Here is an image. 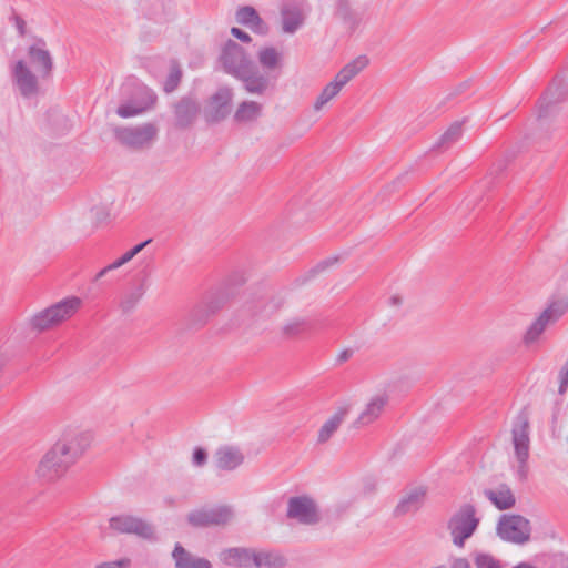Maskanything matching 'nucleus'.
<instances>
[{
	"label": "nucleus",
	"instance_id": "obj_51",
	"mask_svg": "<svg viewBox=\"0 0 568 568\" xmlns=\"http://www.w3.org/2000/svg\"><path fill=\"white\" fill-rule=\"evenodd\" d=\"M389 304L395 307H399L403 304V298L399 295H393L389 298Z\"/></svg>",
	"mask_w": 568,
	"mask_h": 568
},
{
	"label": "nucleus",
	"instance_id": "obj_8",
	"mask_svg": "<svg viewBox=\"0 0 568 568\" xmlns=\"http://www.w3.org/2000/svg\"><path fill=\"white\" fill-rule=\"evenodd\" d=\"M568 310V301L557 300L551 302L546 310L531 323L526 334L524 343L531 345L538 341L545 329L555 324Z\"/></svg>",
	"mask_w": 568,
	"mask_h": 568
},
{
	"label": "nucleus",
	"instance_id": "obj_53",
	"mask_svg": "<svg viewBox=\"0 0 568 568\" xmlns=\"http://www.w3.org/2000/svg\"><path fill=\"white\" fill-rule=\"evenodd\" d=\"M513 568H535V567L530 566L527 562H520V564H518L517 566H515Z\"/></svg>",
	"mask_w": 568,
	"mask_h": 568
},
{
	"label": "nucleus",
	"instance_id": "obj_5",
	"mask_svg": "<svg viewBox=\"0 0 568 568\" xmlns=\"http://www.w3.org/2000/svg\"><path fill=\"white\" fill-rule=\"evenodd\" d=\"M496 532L505 541L524 545L530 539V521L520 515L504 514L498 520Z\"/></svg>",
	"mask_w": 568,
	"mask_h": 568
},
{
	"label": "nucleus",
	"instance_id": "obj_30",
	"mask_svg": "<svg viewBox=\"0 0 568 568\" xmlns=\"http://www.w3.org/2000/svg\"><path fill=\"white\" fill-rule=\"evenodd\" d=\"M286 564V558L276 550H255V568H284Z\"/></svg>",
	"mask_w": 568,
	"mask_h": 568
},
{
	"label": "nucleus",
	"instance_id": "obj_16",
	"mask_svg": "<svg viewBox=\"0 0 568 568\" xmlns=\"http://www.w3.org/2000/svg\"><path fill=\"white\" fill-rule=\"evenodd\" d=\"M65 455L54 452V446L44 455L38 467V475L47 480L62 476L72 463H65Z\"/></svg>",
	"mask_w": 568,
	"mask_h": 568
},
{
	"label": "nucleus",
	"instance_id": "obj_44",
	"mask_svg": "<svg viewBox=\"0 0 568 568\" xmlns=\"http://www.w3.org/2000/svg\"><path fill=\"white\" fill-rule=\"evenodd\" d=\"M207 462V452L202 447H196L193 452L192 463L196 467H203Z\"/></svg>",
	"mask_w": 568,
	"mask_h": 568
},
{
	"label": "nucleus",
	"instance_id": "obj_27",
	"mask_svg": "<svg viewBox=\"0 0 568 568\" xmlns=\"http://www.w3.org/2000/svg\"><path fill=\"white\" fill-rule=\"evenodd\" d=\"M484 495L499 510L509 509L516 504V498L510 487L506 484L499 485L496 489H485Z\"/></svg>",
	"mask_w": 568,
	"mask_h": 568
},
{
	"label": "nucleus",
	"instance_id": "obj_52",
	"mask_svg": "<svg viewBox=\"0 0 568 568\" xmlns=\"http://www.w3.org/2000/svg\"><path fill=\"white\" fill-rule=\"evenodd\" d=\"M7 363V356L3 352L0 351V372Z\"/></svg>",
	"mask_w": 568,
	"mask_h": 568
},
{
	"label": "nucleus",
	"instance_id": "obj_31",
	"mask_svg": "<svg viewBox=\"0 0 568 568\" xmlns=\"http://www.w3.org/2000/svg\"><path fill=\"white\" fill-rule=\"evenodd\" d=\"M369 63L366 55H358L348 62L335 77V79L344 87L357 74H359Z\"/></svg>",
	"mask_w": 568,
	"mask_h": 568
},
{
	"label": "nucleus",
	"instance_id": "obj_38",
	"mask_svg": "<svg viewBox=\"0 0 568 568\" xmlns=\"http://www.w3.org/2000/svg\"><path fill=\"white\" fill-rule=\"evenodd\" d=\"M260 64L267 70H274L280 65L281 55L273 47H266L257 53Z\"/></svg>",
	"mask_w": 568,
	"mask_h": 568
},
{
	"label": "nucleus",
	"instance_id": "obj_47",
	"mask_svg": "<svg viewBox=\"0 0 568 568\" xmlns=\"http://www.w3.org/2000/svg\"><path fill=\"white\" fill-rule=\"evenodd\" d=\"M231 34L242 42H251L252 40L251 36L247 32L236 27H233L231 29Z\"/></svg>",
	"mask_w": 568,
	"mask_h": 568
},
{
	"label": "nucleus",
	"instance_id": "obj_37",
	"mask_svg": "<svg viewBox=\"0 0 568 568\" xmlns=\"http://www.w3.org/2000/svg\"><path fill=\"white\" fill-rule=\"evenodd\" d=\"M343 89V85L334 79L332 82H329L321 92L318 98L316 99L314 103V110L320 111L324 108L325 104H327L331 100H333Z\"/></svg>",
	"mask_w": 568,
	"mask_h": 568
},
{
	"label": "nucleus",
	"instance_id": "obj_24",
	"mask_svg": "<svg viewBox=\"0 0 568 568\" xmlns=\"http://www.w3.org/2000/svg\"><path fill=\"white\" fill-rule=\"evenodd\" d=\"M282 31L294 34L305 22V13L296 4H284L281 8Z\"/></svg>",
	"mask_w": 568,
	"mask_h": 568
},
{
	"label": "nucleus",
	"instance_id": "obj_43",
	"mask_svg": "<svg viewBox=\"0 0 568 568\" xmlns=\"http://www.w3.org/2000/svg\"><path fill=\"white\" fill-rule=\"evenodd\" d=\"M568 389V361L562 365L559 371V388L558 393L564 395Z\"/></svg>",
	"mask_w": 568,
	"mask_h": 568
},
{
	"label": "nucleus",
	"instance_id": "obj_1",
	"mask_svg": "<svg viewBox=\"0 0 568 568\" xmlns=\"http://www.w3.org/2000/svg\"><path fill=\"white\" fill-rule=\"evenodd\" d=\"M568 99V78L556 75L537 102L536 139H550L555 131L551 120L558 113L559 104Z\"/></svg>",
	"mask_w": 568,
	"mask_h": 568
},
{
	"label": "nucleus",
	"instance_id": "obj_2",
	"mask_svg": "<svg viewBox=\"0 0 568 568\" xmlns=\"http://www.w3.org/2000/svg\"><path fill=\"white\" fill-rule=\"evenodd\" d=\"M81 304L78 297H69L36 313L29 321L32 331L44 332L71 317Z\"/></svg>",
	"mask_w": 568,
	"mask_h": 568
},
{
	"label": "nucleus",
	"instance_id": "obj_26",
	"mask_svg": "<svg viewBox=\"0 0 568 568\" xmlns=\"http://www.w3.org/2000/svg\"><path fill=\"white\" fill-rule=\"evenodd\" d=\"M388 403L387 395L374 396L366 405L365 409L361 413L355 422V426H363L373 423L379 417L384 407Z\"/></svg>",
	"mask_w": 568,
	"mask_h": 568
},
{
	"label": "nucleus",
	"instance_id": "obj_21",
	"mask_svg": "<svg viewBox=\"0 0 568 568\" xmlns=\"http://www.w3.org/2000/svg\"><path fill=\"white\" fill-rule=\"evenodd\" d=\"M235 20L239 24L250 28L257 34L265 36L268 33L267 23L260 17L255 8L251 6L240 7L235 12Z\"/></svg>",
	"mask_w": 568,
	"mask_h": 568
},
{
	"label": "nucleus",
	"instance_id": "obj_18",
	"mask_svg": "<svg viewBox=\"0 0 568 568\" xmlns=\"http://www.w3.org/2000/svg\"><path fill=\"white\" fill-rule=\"evenodd\" d=\"M213 460L216 468L232 471L244 463V454L237 446L223 445L215 450Z\"/></svg>",
	"mask_w": 568,
	"mask_h": 568
},
{
	"label": "nucleus",
	"instance_id": "obj_17",
	"mask_svg": "<svg viewBox=\"0 0 568 568\" xmlns=\"http://www.w3.org/2000/svg\"><path fill=\"white\" fill-rule=\"evenodd\" d=\"M45 45L47 43L43 39H38L37 43L30 45L28 49V57L31 64L43 79L49 78L53 69V60Z\"/></svg>",
	"mask_w": 568,
	"mask_h": 568
},
{
	"label": "nucleus",
	"instance_id": "obj_19",
	"mask_svg": "<svg viewBox=\"0 0 568 568\" xmlns=\"http://www.w3.org/2000/svg\"><path fill=\"white\" fill-rule=\"evenodd\" d=\"M236 79L243 82L244 89L251 94H264L271 87L270 78L262 73L254 63L244 71L243 75H237Z\"/></svg>",
	"mask_w": 568,
	"mask_h": 568
},
{
	"label": "nucleus",
	"instance_id": "obj_33",
	"mask_svg": "<svg viewBox=\"0 0 568 568\" xmlns=\"http://www.w3.org/2000/svg\"><path fill=\"white\" fill-rule=\"evenodd\" d=\"M152 242V239H149L144 242H141L133 246L131 250L125 252L120 258L114 261L113 263L109 264L108 266L103 267L99 273H97L94 281H99L100 278L104 277L109 272L116 270L121 267L122 265L130 262L135 255H138L149 243Z\"/></svg>",
	"mask_w": 568,
	"mask_h": 568
},
{
	"label": "nucleus",
	"instance_id": "obj_10",
	"mask_svg": "<svg viewBox=\"0 0 568 568\" xmlns=\"http://www.w3.org/2000/svg\"><path fill=\"white\" fill-rule=\"evenodd\" d=\"M233 518L230 506L222 505L212 508H201L189 513L187 523L195 528L224 526Z\"/></svg>",
	"mask_w": 568,
	"mask_h": 568
},
{
	"label": "nucleus",
	"instance_id": "obj_9",
	"mask_svg": "<svg viewBox=\"0 0 568 568\" xmlns=\"http://www.w3.org/2000/svg\"><path fill=\"white\" fill-rule=\"evenodd\" d=\"M110 528L119 534L135 535L149 541H155L154 527L146 520L132 515H119L109 519Z\"/></svg>",
	"mask_w": 568,
	"mask_h": 568
},
{
	"label": "nucleus",
	"instance_id": "obj_32",
	"mask_svg": "<svg viewBox=\"0 0 568 568\" xmlns=\"http://www.w3.org/2000/svg\"><path fill=\"white\" fill-rule=\"evenodd\" d=\"M338 261H339L338 256H331V257H327V258L318 262L314 267L308 270L306 273L294 278V281L292 282V286L300 287V286L307 284L310 281L315 278L318 274L325 272L326 270H328L329 267H332L333 265L338 263Z\"/></svg>",
	"mask_w": 568,
	"mask_h": 568
},
{
	"label": "nucleus",
	"instance_id": "obj_14",
	"mask_svg": "<svg viewBox=\"0 0 568 568\" xmlns=\"http://www.w3.org/2000/svg\"><path fill=\"white\" fill-rule=\"evenodd\" d=\"M201 111L199 101L191 97H182L173 104L174 125L178 129H187L193 125Z\"/></svg>",
	"mask_w": 568,
	"mask_h": 568
},
{
	"label": "nucleus",
	"instance_id": "obj_39",
	"mask_svg": "<svg viewBox=\"0 0 568 568\" xmlns=\"http://www.w3.org/2000/svg\"><path fill=\"white\" fill-rule=\"evenodd\" d=\"M182 79V69L176 60L170 63V72L164 81L163 90L165 93H172L176 90Z\"/></svg>",
	"mask_w": 568,
	"mask_h": 568
},
{
	"label": "nucleus",
	"instance_id": "obj_6",
	"mask_svg": "<svg viewBox=\"0 0 568 568\" xmlns=\"http://www.w3.org/2000/svg\"><path fill=\"white\" fill-rule=\"evenodd\" d=\"M513 444L515 447V455L519 463L517 474L521 480L527 477V460L529 457V420L525 413H520L514 424Z\"/></svg>",
	"mask_w": 568,
	"mask_h": 568
},
{
	"label": "nucleus",
	"instance_id": "obj_49",
	"mask_svg": "<svg viewBox=\"0 0 568 568\" xmlns=\"http://www.w3.org/2000/svg\"><path fill=\"white\" fill-rule=\"evenodd\" d=\"M246 278L242 273H234L231 275L227 280V284H235V285H242L244 284Z\"/></svg>",
	"mask_w": 568,
	"mask_h": 568
},
{
	"label": "nucleus",
	"instance_id": "obj_54",
	"mask_svg": "<svg viewBox=\"0 0 568 568\" xmlns=\"http://www.w3.org/2000/svg\"><path fill=\"white\" fill-rule=\"evenodd\" d=\"M281 305H282V301H278V302L274 305L273 311L278 310V308L281 307Z\"/></svg>",
	"mask_w": 568,
	"mask_h": 568
},
{
	"label": "nucleus",
	"instance_id": "obj_48",
	"mask_svg": "<svg viewBox=\"0 0 568 568\" xmlns=\"http://www.w3.org/2000/svg\"><path fill=\"white\" fill-rule=\"evenodd\" d=\"M354 355L353 348H345L337 354L336 363L338 365L346 363Z\"/></svg>",
	"mask_w": 568,
	"mask_h": 568
},
{
	"label": "nucleus",
	"instance_id": "obj_34",
	"mask_svg": "<svg viewBox=\"0 0 568 568\" xmlns=\"http://www.w3.org/2000/svg\"><path fill=\"white\" fill-rule=\"evenodd\" d=\"M310 328V321L305 317H295L285 322L281 327V334L285 339H294L302 336Z\"/></svg>",
	"mask_w": 568,
	"mask_h": 568
},
{
	"label": "nucleus",
	"instance_id": "obj_29",
	"mask_svg": "<svg viewBox=\"0 0 568 568\" xmlns=\"http://www.w3.org/2000/svg\"><path fill=\"white\" fill-rule=\"evenodd\" d=\"M262 114V104L255 101H243L239 104L233 120L237 124L255 122Z\"/></svg>",
	"mask_w": 568,
	"mask_h": 568
},
{
	"label": "nucleus",
	"instance_id": "obj_42",
	"mask_svg": "<svg viewBox=\"0 0 568 568\" xmlns=\"http://www.w3.org/2000/svg\"><path fill=\"white\" fill-rule=\"evenodd\" d=\"M474 564L476 568H504L499 559L486 552H475Z\"/></svg>",
	"mask_w": 568,
	"mask_h": 568
},
{
	"label": "nucleus",
	"instance_id": "obj_50",
	"mask_svg": "<svg viewBox=\"0 0 568 568\" xmlns=\"http://www.w3.org/2000/svg\"><path fill=\"white\" fill-rule=\"evenodd\" d=\"M450 568H471V567L467 559L458 558L453 561Z\"/></svg>",
	"mask_w": 568,
	"mask_h": 568
},
{
	"label": "nucleus",
	"instance_id": "obj_13",
	"mask_svg": "<svg viewBox=\"0 0 568 568\" xmlns=\"http://www.w3.org/2000/svg\"><path fill=\"white\" fill-rule=\"evenodd\" d=\"M233 92L230 88H220L209 100L204 116L209 123H219L230 114Z\"/></svg>",
	"mask_w": 568,
	"mask_h": 568
},
{
	"label": "nucleus",
	"instance_id": "obj_36",
	"mask_svg": "<svg viewBox=\"0 0 568 568\" xmlns=\"http://www.w3.org/2000/svg\"><path fill=\"white\" fill-rule=\"evenodd\" d=\"M148 104L144 106H138L132 104H122L116 109V114L121 118H131L143 113L149 106H152L156 101V94L146 90Z\"/></svg>",
	"mask_w": 568,
	"mask_h": 568
},
{
	"label": "nucleus",
	"instance_id": "obj_7",
	"mask_svg": "<svg viewBox=\"0 0 568 568\" xmlns=\"http://www.w3.org/2000/svg\"><path fill=\"white\" fill-rule=\"evenodd\" d=\"M286 517L301 525L313 526L321 521L320 507L308 495L294 496L287 500Z\"/></svg>",
	"mask_w": 568,
	"mask_h": 568
},
{
	"label": "nucleus",
	"instance_id": "obj_35",
	"mask_svg": "<svg viewBox=\"0 0 568 568\" xmlns=\"http://www.w3.org/2000/svg\"><path fill=\"white\" fill-rule=\"evenodd\" d=\"M463 136V122L455 121L453 122L448 129L442 134L437 143L433 146V149H449L453 144L460 140Z\"/></svg>",
	"mask_w": 568,
	"mask_h": 568
},
{
	"label": "nucleus",
	"instance_id": "obj_46",
	"mask_svg": "<svg viewBox=\"0 0 568 568\" xmlns=\"http://www.w3.org/2000/svg\"><path fill=\"white\" fill-rule=\"evenodd\" d=\"M11 20L14 22V26H16L19 34L21 37H23L26 34V32H27V23L23 20V18L20 17L19 14H17V13H13Z\"/></svg>",
	"mask_w": 568,
	"mask_h": 568
},
{
	"label": "nucleus",
	"instance_id": "obj_4",
	"mask_svg": "<svg viewBox=\"0 0 568 568\" xmlns=\"http://www.w3.org/2000/svg\"><path fill=\"white\" fill-rule=\"evenodd\" d=\"M158 132L159 130L153 123H144L138 126H115L113 129L118 142L132 150L150 148L155 141Z\"/></svg>",
	"mask_w": 568,
	"mask_h": 568
},
{
	"label": "nucleus",
	"instance_id": "obj_15",
	"mask_svg": "<svg viewBox=\"0 0 568 568\" xmlns=\"http://www.w3.org/2000/svg\"><path fill=\"white\" fill-rule=\"evenodd\" d=\"M13 82L23 98H32L39 92L37 75L29 69L23 60L16 62L12 70Z\"/></svg>",
	"mask_w": 568,
	"mask_h": 568
},
{
	"label": "nucleus",
	"instance_id": "obj_12",
	"mask_svg": "<svg viewBox=\"0 0 568 568\" xmlns=\"http://www.w3.org/2000/svg\"><path fill=\"white\" fill-rule=\"evenodd\" d=\"M91 439L89 433L69 434L54 444V452L65 455V463L73 464L90 446Z\"/></svg>",
	"mask_w": 568,
	"mask_h": 568
},
{
	"label": "nucleus",
	"instance_id": "obj_22",
	"mask_svg": "<svg viewBox=\"0 0 568 568\" xmlns=\"http://www.w3.org/2000/svg\"><path fill=\"white\" fill-rule=\"evenodd\" d=\"M255 550L244 547H233L224 549L220 552V559L227 566L239 568H250L254 566Z\"/></svg>",
	"mask_w": 568,
	"mask_h": 568
},
{
	"label": "nucleus",
	"instance_id": "obj_20",
	"mask_svg": "<svg viewBox=\"0 0 568 568\" xmlns=\"http://www.w3.org/2000/svg\"><path fill=\"white\" fill-rule=\"evenodd\" d=\"M427 490L425 487H415L407 491L394 509L396 517L415 514L425 503Z\"/></svg>",
	"mask_w": 568,
	"mask_h": 568
},
{
	"label": "nucleus",
	"instance_id": "obj_11",
	"mask_svg": "<svg viewBox=\"0 0 568 568\" xmlns=\"http://www.w3.org/2000/svg\"><path fill=\"white\" fill-rule=\"evenodd\" d=\"M221 61L224 70L234 78L243 75L254 62L247 57L245 50L235 41L229 40L222 51Z\"/></svg>",
	"mask_w": 568,
	"mask_h": 568
},
{
	"label": "nucleus",
	"instance_id": "obj_28",
	"mask_svg": "<svg viewBox=\"0 0 568 568\" xmlns=\"http://www.w3.org/2000/svg\"><path fill=\"white\" fill-rule=\"evenodd\" d=\"M349 412V406L338 407L337 410L323 424L318 430L317 442L324 444L329 440L334 433L338 429Z\"/></svg>",
	"mask_w": 568,
	"mask_h": 568
},
{
	"label": "nucleus",
	"instance_id": "obj_25",
	"mask_svg": "<svg viewBox=\"0 0 568 568\" xmlns=\"http://www.w3.org/2000/svg\"><path fill=\"white\" fill-rule=\"evenodd\" d=\"M172 558L175 568H212L207 559L194 556L179 542L174 546Z\"/></svg>",
	"mask_w": 568,
	"mask_h": 568
},
{
	"label": "nucleus",
	"instance_id": "obj_23",
	"mask_svg": "<svg viewBox=\"0 0 568 568\" xmlns=\"http://www.w3.org/2000/svg\"><path fill=\"white\" fill-rule=\"evenodd\" d=\"M335 14L349 31H355L363 21L364 13L353 8V0H337Z\"/></svg>",
	"mask_w": 568,
	"mask_h": 568
},
{
	"label": "nucleus",
	"instance_id": "obj_45",
	"mask_svg": "<svg viewBox=\"0 0 568 568\" xmlns=\"http://www.w3.org/2000/svg\"><path fill=\"white\" fill-rule=\"evenodd\" d=\"M130 565L131 560L129 558H121L114 561L102 562L95 568H128Z\"/></svg>",
	"mask_w": 568,
	"mask_h": 568
},
{
	"label": "nucleus",
	"instance_id": "obj_41",
	"mask_svg": "<svg viewBox=\"0 0 568 568\" xmlns=\"http://www.w3.org/2000/svg\"><path fill=\"white\" fill-rule=\"evenodd\" d=\"M144 294V290L142 286H139L136 288H134L133 291L126 293L121 303H120V307L122 310L123 313H130L132 312L135 306L138 305V303L140 302V300L142 298Z\"/></svg>",
	"mask_w": 568,
	"mask_h": 568
},
{
	"label": "nucleus",
	"instance_id": "obj_40",
	"mask_svg": "<svg viewBox=\"0 0 568 568\" xmlns=\"http://www.w3.org/2000/svg\"><path fill=\"white\" fill-rule=\"evenodd\" d=\"M233 295H234L233 291H231L229 287L222 288L207 303V305H206L207 312L210 314L216 313L232 298Z\"/></svg>",
	"mask_w": 568,
	"mask_h": 568
},
{
	"label": "nucleus",
	"instance_id": "obj_55",
	"mask_svg": "<svg viewBox=\"0 0 568 568\" xmlns=\"http://www.w3.org/2000/svg\"><path fill=\"white\" fill-rule=\"evenodd\" d=\"M568 568V567H567Z\"/></svg>",
	"mask_w": 568,
	"mask_h": 568
},
{
	"label": "nucleus",
	"instance_id": "obj_3",
	"mask_svg": "<svg viewBox=\"0 0 568 568\" xmlns=\"http://www.w3.org/2000/svg\"><path fill=\"white\" fill-rule=\"evenodd\" d=\"M479 525L476 516V508L473 504H464L456 510L447 523L455 546L464 547L465 541L470 538Z\"/></svg>",
	"mask_w": 568,
	"mask_h": 568
}]
</instances>
